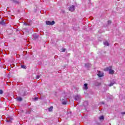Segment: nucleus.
I'll return each instance as SVG.
<instances>
[{
    "instance_id": "1",
    "label": "nucleus",
    "mask_w": 125,
    "mask_h": 125,
    "mask_svg": "<svg viewBox=\"0 0 125 125\" xmlns=\"http://www.w3.org/2000/svg\"><path fill=\"white\" fill-rule=\"evenodd\" d=\"M46 25H50V26H53V25H54L55 24V21H53L52 22H51L49 21H46Z\"/></svg>"
},
{
    "instance_id": "2",
    "label": "nucleus",
    "mask_w": 125,
    "mask_h": 125,
    "mask_svg": "<svg viewBox=\"0 0 125 125\" xmlns=\"http://www.w3.org/2000/svg\"><path fill=\"white\" fill-rule=\"evenodd\" d=\"M69 11L73 12V11H75V9H76L75 5H71L68 8Z\"/></svg>"
},
{
    "instance_id": "3",
    "label": "nucleus",
    "mask_w": 125,
    "mask_h": 125,
    "mask_svg": "<svg viewBox=\"0 0 125 125\" xmlns=\"http://www.w3.org/2000/svg\"><path fill=\"white\" fill-rule=\"evenodd\" d=\"M97 75L98 76L99 78H102L104 74L103 72L99 71H98Z\"/></svg>"
},
{
    "instance_id": "4",
    "label": "nucleus",
    "mask_w": 125,
    "mask_h": 125,
    "mask_svg": "<svg viewBox=\"0 0 125 125\" xmlns=\"http://www.w3.org/2000/svg\"><path fill=\"white\" fill-rule=\"evenodd\" d=\"M61 100L62 101V104L63 105H66L67 104V99H61Z\"/></svg>"
},
{
    "instance_id": "5",
    "label": "nucleus",
    "mask_w": 125,
    "mask_h": 125,
    "mask_svg": "<svg viewBox=\"0 0 125 125\" xmlns=\"http://www.w3.org/2000/svg\"><path fill=\"white\" fill-rule=\"evenodd\" d=\"M39 35L35 34L32 35V39H33V40H37L39 38Z\"/></svg>"
},
{
    "instance_id": "6",
    "label": "nucleus",
    "mask_w": 125,
    "mask_h": 125,
    "mask_svg": "<svg viewBox=\"0 0 125 125\" xmlns=\"http://www.w3.org/2000/svg\"><path fill=\"white\" fill-rule=\"evenodd\" d=\"M75 99L77 100V101H80V100H81V96L79 95L75 96Z\"/></svg>"
},
{
    "instance_id": "7",
    "label": "nucleus",
    "mask_w": 125,
    "mask_h": 125,
    "mask_svg": "<svg viewBox=\"0 0 125 125\" xmlns=\"http://www.w3.org/2000/svg\"><path fill=\"white\" fill-rule=\"evenodd\" d=\"M111 69H112V67L111 66H109V67H106L105 68H104V70L105 72H108V71H109Z\"/></svg>"
},
{
    "instance_id": "8",
    "label": "nucleus",
    "mask_w": 125,
    "mask_h": 125,
    "mask_svg": "<svg viewBox=\"0 0 125 125\" xmlns=\"http://www.w3.org/2000/svg\"><path fill=\"white\" fill-rule=\"evenodd\" d=\"M83 89H85V90H86L88 89V87H87V83H84V86L83 87Z\"/></svg>"
},
{
    "instance_id": "9",
    "label": "nucleus",
    "mask_w": 125,
    "mask_h": 125,
    "mask_svg": "<svg viewBox=\"0 0 125 125\" xmlns=\"http://www.w3.org/2000/svg\"><path fill=\"white\" fill-rule=\"evenodd\" d=\"M0 25H1L2 26L5 25V22L4 21V20H2L0 21Z\"/></svg>"
},
{
    "instance_id": "10",
    "label": "nucleus",
    "mask_w": 125,
    "mask_h": 125,
    "mask_svg": "<svg viewBox=\"0 0 125 125\" xmlns=\"http://www.w3.org/2000/svg\"><path fill=\"white\" fill-rule=\"evenodd\" d=\"M115 83H116V82L113 81L112 82L110 83L108 85V86H113Z\"/></svg>"
},
{
    "instance_id": "11",
    "label": "nucleus",
    "mask_w": 125,
    "mask_h": 125,
    "mask_svg": "<svg viewBox=\"0 0 125 125\" xmlns=\"http://www.w3.org/2000/svg\"><path fill=\"white\" fill-rule=\"evenodd\" d=\"M85 67H86V68H89V67H91V64H90V63H85Z\"/></svg>"
},
{
    "instance_id": "12",
    "label": "nucleus",
    "mask_w": 125,
    "mask_h": 125,
    "mask_svg": "<svg viewBox=\"0 0 125 125\" xmlns=\"http://www.w3.org/2000/svg\"><path fill=\"white\" fill-rule=\"evenodd\" d=\"M114 73H115V71L114 70H112V69H111L109 71V74H110V75H113L114 74Z\"/></svg>"
},
{
    "instance_id": "13",
    "label": "nucleus",
    "mask_w": 125,
    "mask_h": 125,
    "mask_svg": "<svg viewBox=\"0 0 125 125\" xmlns=\"http://www.w3.org/2000/svg\"><path fill=\"white\" fill-rule=\"evenodd\" d=\"M22 100H23V99H22V98L21 97H18L17 98V101H19V102H21V101H22Z\"/></svg>"
},
{
    "instance_id": "14",
    "label": "nucleus",
    "mask_w": 125,
    "mask_h": 125,
    "mask_svg": "<svg viewBox=\"0 0 125 125\" xmlns=\"http://www.w3.org/2000/svg\"><path fill=\"white\" fill-rule=\"evenodd\" d=\"M83 106H84V107H86V106H87V105H88V102H87V101H85L83 104Z\"/></svg>"
},
{
    "instance_id": "15",
    "label": "nucleus",
    "mask_w": 125,
    "mask_h": 125,
    "mask_svg": "<svg viewBox=\"0 0 125 125\" xmlns=\"http://www.w3.org/2000/svg\"><path fill=\"white\" fill-rule=\"evenodd\" d=\"M49 112H52V110H53V106H50L48 108Z\"/></svg>"
},
{
    "instance_id": "16",
    "label": "nucleus",
    "mask_w": 125,
    "mask_h": 125,
    "mask_svg": "<svg viewBox=\"0 0 125 125\" xmlns=\"http://www.w3.org/2000/svg\"><path fill=\"white\" fill-rule=\"evenodd\" d=\"M104 45H106V46H109V42H108L106 41L104 42Z\"/></svg>"
},
{
    "instance_id": "17",
    "label": "nucleus",
    "mask_w": 125,
    "mask_h": 125,
    "mask_svg": "<svg viewBox=\"0 0 125 125\" xmlns=\"http://www.w3.org/2000/svg\"><path fill=\"white\" fill-rule=\"evenodd\" d=\"M67 116H68V117H71V116H72V112H67Z\"/></svg>"
},
{
    "instance_id": "18",
    "label": "nucleus",
    "mask_w": 125,
    "mask_h": 125,
    "mask_svg": "<svg viewBox=\"0 0 125 125\" xmlns=\"http://www.w3.org/2000/svg\"><path fill=\"white\" fill-rule=\"evenodd\" d=\"M23 23V25L24 26H30V24H29L25 21H24Z\"/></svg>"
},
{
    "instance_id": "19",
    "label": "nucleus",
    "mask_w": 125,
    "mask_h": 125,
    "mask_svg": "<svg viewBox=\"0 0 125 125\" xmlns=\"http://www.w3.org/2000/svg\"><path fill=\"white\" fill-rule=\"evenodd\" d=\"M12 121V118H10L9 120L7 119L6 122L7 123H11Z\"/></svg>"
},
{
    "instance_id": "20",
    "label": "nucleus",
    "mask_w": 125,
    "mask_h": 125,
    "mask_svg": "<svg viewBox=\"0 0 125 125\" xmlns=\"http://www.w3.org/2000/svg\"><path fill=\"white\" fill-rule=\"evenodd\" d=\"M99 119L101 121L102 120H104V116H101L99 117Z\"/></svg>"
},
{
    "instance_id": "21",
    "label": "nucleus",
    "mask_w": 125,
    "mask_h": 125,
    "mask_svg": "<svg viewBox=\"0 0 125 125\" xmlns=\"http://www.w3.org/2000/svg\"><path fill=\"white\" fill-rule=\"evenodd\" d=\"M21 68H22V69H26V66H25L24 65H21Z\"/></svg>"
},
{
    "instance_id": "22",
    "label": "nucleus",
    "mask_w": 125,
    "mask_h": 125,
    "mask_svg": "<svg viewBox=\"0 0 125 125\" xmlns=\"http://www.w3.org/2000/svg\"><path fill=\"white\" fill-rule=\"evenodd\" d=\"M3 93V91L2 90L0 89V94H2Z\"/></svg>"
},
{
    "instance_id": "23",
    "label": "nucleus",
    "mask_w": 125,
    "mask_h": 125,
    "mask_svg": "<svg viewBox=\"0 0 125 125\" xmlns=\"http://www.w3.org/2000/svg\"><path fill=\"white\" fill-rule=\"evenodd\" d=\"M14 2H15V3H19V2L17 0H14Z\"/></svg>"
},
{
    "instance_id": "24",
    "label": "nucleus",
    "mask_w": 125,
    "mask_h": 125,
    "mask_svg": "<svg viewBox=\"0 0 125 125\" xmlns=\"http://www.w3.org/2000/svg\"><path fill=\"white\" fill-rule=\"evenodd\" d=\"M36 79H37V80H39V79H40V75H37Z\"/></svg>"
},
{
    "instance_id": "25",
    "label": "nucleus",
    "mask_w": 125,
    "mask_h": 125,
    "mask_svg": "<svg viewBox=\"0 0 125 125\" xmlns=\"http://www.w3.org/2000/svg\"><path fill=\"white\" fill-rule=\"evenodd\" d=\"M21 96H25L26 95V94H25V93H21Z\"/></svg>"
},
{
    "instance_id": "26",
    "label": "nucleus",
    "mask_w": 125,
    "mask_h": 125,
    "mask_svg": "<svg viewBox=\"0 0 125 125\" xmlns=\"http://www.w3.org/2000/svg\"><path fill=\"white\" fill-rule=\"evenodd\" d=\"M38 99H39V98L35 97V98H34L35 101H37V100H38Z\"/></svg>"
},
{
    "instance_id": "27",
    "label": "nucleus",
    "mask_w": 125,
    "mask_h": 125,
    "mask_svg": "<svg viewBox=\"0 0 125 125\" xmlns=\"http://www.w3.org/2000/svg\"><path fill=\"white\" fill-rule=\"evenodd\" d=\"M107 23L109 24H111V23H112V22L111 21H108Z\"/></svg>"
},
{
    "instance_id": "28",
    "label": "nucleus",
    "mask_w": 125,
    "mask_h": 125,
    "mask_svg": "<svg viewBox=\"0 0 125 125\" xmlns=\"http://www.w3.org/2000/svg\"><path fill=\"white\" fill-rule=\"evenodd\" d=\"M65 50H66V49L63 48V49H62V52H65Z\"/></svg>"
},
{
    "instance_id": "29",
    "label": "nucleus",
    "mask_w": 125,
    "mask_h": 125,
    "mask_svg": "<svg viewBox=\"0 0 125 125\" xmlns=\"http://www.w3.org/2000/svg\"><path fill=\"white\" fill-rule=\"evenodd\" d=\"M121 115H125V112H121Z\"/></svg>"
},
{
    "instance_id": "30",
    "label": "nucleus",
    "mask_w": 125,
    "mask_h": 125,
    "mask_svg": "<svg viewBox=\"0 0 125 125\" xmlns=\"http://www.w3.org/2000/svg\"><path fill=\"white\" fill-rule=\"evenodd\" d=\"M101 104H102L103 105H104V102H103L101 103Z\"/></svg>"
},
{
    "instance_id": "31",
    "label": "nucleus",
    "mask_w": 125,
    "mask_h": 125,
    "mask_svg": "<svg viewBox=\"0 0 125 125\" xmlns=\"http://www.w3.org/2000/svg\"><path fill=\"white\" fill-rule=\"evenodd\" d=\"M63 12H65V11H63Z\"/></svg>"
}]
</instances>
